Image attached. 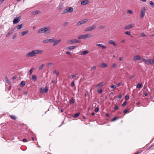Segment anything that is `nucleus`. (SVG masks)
<instances>
[{"instance_id":"31","label":"nucleus","mask_w":154,"mask_h":154,"mask_svg":"<svg viewBox=\"0 0 154 154\" xmlns=\"http://www.w3.org/2000/svg\"><path fill=\"white\" fill-rule=\"evenodd\" d=\"M25 82L24 81H22L20 83V85L22 86H24L25 85Z\"/></svg>"},{"instance_id":"53","label":"nucleus","mask_w":154,"mask_h":154,"mask_svg":"<svg viewBox=\"0 0 154 154\" xmlns=\"http://www.w3.org/2000/svg\"><path fill=\"white\" fill-rule=\"evenodd\" d=\"M99 28L101 29H104L105 28V26H104L101 25L100 26Z\"/></svg>"},{"instance_id":"16","label":"nucleus","mask_w":154,"mask_h":154,"mask_svg":"<svg viewBox=\"0 0 154 154\" xmlns=\"http://www.w3.org/2000/svg\"><path fill=\"white\" fill-rule=\"evenodd\" d=\"M96 46L101 47L103 49H106V47L105 46L101 44H96Z\"/></svg>"},{"instance_id":"27","label":"nucleus","mask_w":154,"mask_h":154,"mask_svg":"<svg viewBox=\"0 0 154 154\" xmlns=\"http://www.w3.org/2000/svg\"><path fill=\"white\" fill-rule=\"evenodd\" d=\"M103 85L104 82H102L98 84L97 86V87L98 86L101 87L103 86Z\"/></svg>"},{"instance_id":"24","label":"nucleus","mask_w":154,"mask_h":154,"mask_svg":"<svg viewBox=\"0 0 154 154\" xmlns=\"http://www.w3.org/2000/svg\"><path fill=\"white\" fill-rule=\"evenodd\" d=\"M40 13V11H34L32 12V14L35 15L37 14H38Z\"/></svg>"},{"instance_id":"19","label":"nucleus","mask_w":154,"mask_h":154,"mask_svg":"<svg viewBox=\"0 0 154 154\" xmlns=\"http://www.w3.org/2000/svg\"><path fill=\"white\" fill-rule=\"evenodd\" d=\"M146 64L149 65L150 64L151 65H153L151 59H148L147 60V62L146 63Z\"/></svg>"},{"instance_id":"42","label":"nucleus","mask_w":154,"mask_h":154,"mask_svg":"<svg viewBox=\"0 0 154 154\" xmlns=\"http://www.w3.org/2000/svg\"><path fill=\"white\" fill-rule=\"evenodd\" d=\"M122 97V95L120 94L119 96H118V98H117V100H119Z\"/></svg>"},{"instance_id":"59","label":"nucleus","mask_w":154,"mask_h":154,"mask_svg":"<svg viewBox=\"0 0 154 154\" xmlns=\"http://www.w3.org/2000/svg\"><path fill=\"white\" fill-rule=\"evenodd\" d=\"M141 35L142 36H143V37H145L146 36V35L145 34H144V33H142V34H141Z\"/></svg>"},{"instance_id":"41","label":"nucleus","mask_w":154,"mask_h":154,"mask_svg":"<svg viewBox=\"0 0 154 154\" xmlns=\"http://www.w3.org/2000/svg\"><path fill=\"white\" fill-rule=\"evenodd\" d=\"M142 60L143 62L145 63V64H146V63L147 62V60L145 58H143Z\"/></svg>"},{"instance_id":"55","label":"nucleus","mask_w":154,"mask_h":154,"mask_svg":"<svg viewBox=\"0 0 154 154\" xmlns=\"http://www.w3.org/2000/svg\"><path fill=\"white\" fill-rule=\"evenodd\" d=\"M5 78L7 82H10L8 79V78H7V77L6 76L5 77Z\"/></svg>"},{"instance_id":"45","label":"nucleus","mask_w":154,"mask_h":154,"mask_svg":"<svg viewBox=\"0 0 154 154\" xmlns=\"http://www.w3.org/2000/svg\"><path fill=\"white\" fill-rule=\"evenodd\" d=\"M96 68V66H93L91 67V70L92 69H95Z\"/></svg>"},{"instance_id":"30","label":"nucleus","mask_w":154,"mask_h":154,"mask_svg":"<svg viewBox=\"0 0 154 154\" xmlns=\"http://www.w3.org/2000/svg\"><path fill=\"white\" fill-rule=\"evenodd\" d=\"M45 66V64H42L41 65H40L38 67L39 69V70L42 69L44 66Z\"/></svg>"},{"instance_id":"57","label":"nucleus","mask_w":154,"mask_h":154,"mask_svg":"<svg viewBox=\"0 0 154 154\" xmlns=\"http://www.w3.org/2000/svg\"><path fill=\"white\" fill-rule=\"evenodd\" d=\"M118 109V106H116L114 107V109L115 110H117Z\"/></svg>"},{"instance_id":"23","label":"nucleus","mask_w":154,"mask_h":154,"mask_svg":"<svg viewBox=\"0 0 154 154\" xmlns=\"http://www.w3.org/2000/svg\"><path fill=\"white\" fill-rule=\"evenodd\" d=\"M28 32L27 30L22 32L21 33V35L22 36H23L25 34H26L28 33Z\"/></svg>"},{"instance_id":"51","label":"nucleus","mask_w":154,"mask_h":154,"mask_svg":"<svg viewBox=\"0 0 154 154\" xmlns=\"http://www.w3.org/2000/svg\"><path fill=\"white\" fill-rule=\"evenodd\" d=\"M74 85V81L72 82L71 83V86L73 87Z\"/></svg>"},{"instance_id":"32","label":"nucleus","mask_w":154,"mask_h":154,"mask_svg":"<svg viewBox=\"0 0 154 154\" xmlns=\"http://www.w3.org/2000/svg\"><path fill=\"white\" fill-rule=\"evenodd\" d=\"M80 114V113L79 112H77L75 114L74 116V118H77V117H78Z\"/></svg>"},{"instance_id":"4","label":"nucleus","mask_w":154,"mask_h":154,"mask_svg":"<svg viewBox=\"0 0 154 154\" xmlns=\"http://www.w3.org/2000/svg\"><path fill=\"white\" fill-rule=\"evenodd\" d=\"M97 26L95 24H93L92 26L88 27L85 29V32H89L94 30L96 27Z\"/></svg>"},{"instance_id":"50","label":"nucleus","mask_w":154,"mask_h":154,"mask_svg":"<svg viewBox=\"0 0 154 154\" xmlns=\"http://www.w3.org/2000/svg\"><path fill=\"white\" fill-rule=\"evenodd\" d=\"M128 109H125L123 111V112L124 113H126L128 111Z\"/></svg>"},{"instance_id":"20","label":"nucleus","mask_w":154,"mask_h":154,"mask_svg":"<svg viewBox=\"0 0 154 154\" xmlns=\"http://www.w3.org/2000/svg\"><path fill=\"white\" fill-rule=\"evenodd\" d=\"M89 52V51L88 50H86L85 51H82L81 53V54L82 55H85Z\"/></svg>"},{"instance_id":"62","label":"nucleus","mask_w":154,"mask_h":154,"mask_svg":"<svg viewBox=\"0 0 154 154\" xmlns=\"http://www.w3.org/2000/svg\"><path fill=\"white\" fill-rule=\"evenodd\" d=\"M123 57H121L119 59V60H123Z\"/></svg>"},{"instance_id":"9","label":"nucleus","mask_w":154,"mask_h":154,"mask_svg":"<svg viewBox=\"0 0 154 154\" xmlns=\"http://www.w3.org/2000/svg\"><path fill=\"white\" fill-rule=\"evenodd\" d=\"M54 41V38L47 39L44 40L43 42L44 43H47L48 42H52Z\"/></svg>"},{"instance_id":"1","label":"nucleus","mask_w":154,"mask_h":154,"mask_svg":"<svg viewBox=\"0 0 154 154\" xmlns=\"http://www.w3.org/2000/svg\"><path fill=\"white\" fill-rule=\"evenodd\" d=\"M43 52V51L41 50H34L26 54V57H34L37 54H41Z\"/></svg>"},{"instance_id":"34","label":"nucleus","mask_w":154,"mask_h":154,"mask_svg":"<svg viewBox=\"0 0 154 154\" xmlns=\"http://www.w3.org/2000/svg\"><path fill=\"white\" fill-rule=\"evenodd\" d=\"M149 3L152 7H153L154 6V3L150 1Z\"/></svg>"},{"instance_id":"21","label":"nucleus","mask_w":154,"mask_h":154,"mask_svg":"<svg viewBox=\"0 0 154 154\" xmlns=\"http://www.w3.org/2000/svg\"><path fill=\"white\" fill-rule=\"evenodd\" d=\"M76 46H71L69 47H68L67 48L68 50H72L75 49V48H76Z\"/></svg>"},{"instance_id":"3","label":"nucleus","mask_w":154,"mask_h":154,"mask_svg":"<svg viewBox=\"0 0 154 154\" xmlns=\"http://www.w3.org/2000/svg\"><path fill=\"white\" fill-rule=\"evenodd\" d=\"M92 34L91 33H88L85 35H79L78 38L79 39H86L91 37L92 36Z\"/></svg>"},{"instance_id":"40","label":"nucleus","mask_w":154,"mask_h":154,"mask_svg":"<svg viewBox=\"0 0 154 154\" xmlns=\"http://www.w3.org/2000/svg\"><path fill=\"white\" fill-rule=\"evenodd\" d=\"M48 87L46 86L45 88V92H46L48 90Z\"/></svg>"},{"instance_id":"46","label":"nucleus","mask_w":154,"mask_h":154,"mask_svg":"<svg viewBox=\"0 0 154 154\" xmlns=\"http://www.w3.org/2000/svg\"><path fill=\"white\" fill-rule=\"evenodd\" d=\"M53 65V63H49L48 64V67L51 66Z\"/></svg>"},{"instance_id":"11","label":"nucleus","mask_w":154,"mask_h":154,"mask_svg":"<svg viewBox=\"0 0 154 154\" xmlns=\"http://www.w3.org/2000/svg\"><path fill=\"white\" fill-rule=\"evenodd\" d=\"M54 41H53V42H54L53 44V45L55 46L57 45V44H59L61 42V40H55V39L54 38Z\"/></svg>"},{"instance_id":"2","label":"nucleus","mask_w":154,"mask_h":154,"mask_svg":"<svg viewBox=\"0 0 154 154\" xmlns=\"http://www.w3.org/2000/svg\"><path fill=\"white\" fill-rule=\"evenodd\" d=\"M50 29L51 28L49 26L45 27L43 28H40L38 32L40 33H44L45 34H48L51 32Z\"/></svg>"},{"instance_id":"14","label":"nucleus","mask_w":154,"mask_h":154,"mask_svg":"<svg viewBox=\"0 0 154 154\" xmlns=\"http://www.w3.org/2000/svg\"><path fill=\"white\" fill-rule=\"evenodd\" d=\"M108 43L110 44L113 45L114 46H116L117 45V44L112 40H109L108 41Z\"/></svg>"},{"instance_id":"29","label":"nucleus","mask_w":154,"mask_h":154,"mask_svg":"<svg viewBox=\"0 0 154 154\" xmlns=\"http://www.w3.org/2000/svg\"><path fill=\"white\" fill-rule=\"evenodd\" d=\"M32 80L35 81L37 79L36 76L35 75H33L32 76Z\"/></svg>"},{"instance_id":"56","label":"nucleus","mask_w":154,"mask_h":154,"mask_svg":"<svg viewBox=\"0 0 154 154\" xmlns=\"http://www.w3.org/2000/svg\"><path fill=\"white\" fill-rule=\"evenodd\" d=\"M117 119V118L116 117L114 118L112 120V121H114Z\"/></svg>"},{"instance_id":"39","label":"nucleus","mask_w":154,"mask_h":154,"mask_svg":"<svg viewBox=\"0 0 154 154\" xmlns=\"http://www.w3.org/2000/svg\"><path fill=\"white\" fill-rule=\"evenodd\" d=\"M40 91L42 93H44V89L42 88H40Z\"/></svg>"},{"instance_id":"64","label":"nucleus","mask_w":154,"mask_h":154,"mask_svg":"<svg viewBox=\"0 0 154 154\" xmlns=\"http://www.w3.org/2000/svg\"><path fill=\"white\" fill-rule=\"evenodd\" d=\"M122 84V83L121 82H119L117 84V86H119L120 85Z\"/></svg>"},{"instance_id":"26","label":"nucleus","mask_w":154,"mask_h":154,"mask_svg":"<svg viewBox=\"0 0 154 154\" xmlns=\"http://www.w3.org/2000/svg\"><path fill=\"white\" fill-rule=\"evenodd\" d=\"M142 85L141 84L139 83L137 86V88H140L142 87Z\"/></svg>"},{"instance_id":"52","label":"nucleus","mask_w":154,"mask_h":154,"mask_svg":"<svg viewBox=\"0 0 154 154\" xmlns=\"http://www.w3.org/2000/svg\"><path fill=\"white\" fill-rule=\"evenodd\" d=\"M66 53L67 54H68V55H71L72 54L69 51H67V52H66Z\"/></svg>"},{"instance_id":"49","label":"nucleus","mask_w":154,"mask_h":154,"mask_svg":"<svg viewBox=\"0 0 154 154\" xmlns=\"http://www.w3.org/2000/svg\"><path fill=\"white\" fill-rule=\"evenodd\" d=\"M33 68H32L29 71V73H30V74H31L32 73V70H33Z\"/></svg>"},{"instance_id":"33","label":"nucleus","mask_w":154,"mask_h":154,"mask_svg":"<svg viewBox=\"0 0 154 154\" xmlns=\"http://www.w3.org/2000/svg\"><path fill=\"white\" fill-rule=\"evenodd\" d=\"M125 33L126 34L129 36H131V32L130 31H127L125 32Z\"/></svg>"},{"instance_id":"28","label":"nucleus","mask_w":154,"mask_h":154,"mask_svg":"<svg viewBox=\"0 0 154 154\" xmlns=\"http://www.w3.org/2000/svg\"><path fill=\"white\" fill-rule=\"evenodd\" d=\"M10 117L13 120H15L17 118V117L15 116H14L13 115H11L10 116Z\"/></svg>"},{"instance_id":"61","label":"nucleus","mask_w":154,"mask_h":154,"mask_svg":"<svg viewBox=\"0 0 154 154\" xmlns=\"http://www.w3.org/2000/svg\"><path fill=\"white\" fill-rule=\"evenodd\" d=\"M4 0H0V4H2Z\"/></svg>"},{"instance_id":"43","label":"nucleus","mask_w":154,"mask_h":154,"mask_svg":"<svg viewBox=\"0 0 154 154\" xmlns=\"http://www.w3.org/2000/svg\"><path fill=\"white\" fill-rule=\"evenodd\" d=\"M99 110V108L98 107L94 109V111L96 112H97Z\"/></svg>"},{"instance_id":"44","label":"nucleus","mask_w":154,"mask_h":154,"mask_svg":"<svg viewBox=\"0 0 154 154\" xmlns=\"http://www.w3.org/2000/svg\"><path fill=\"white\" fill-rule=\"evenodd\" d=\"M129 96L128 95H126L125 97V99L126 100H128L129 99Z\"/></svg>"},{"instance_id":"10","label":"nucleus","mask_w":154,"mask_h":154,"mask_svg":"<svg viewBox=\"0 0 154 154\" xmlns=\"http://www.w3.org/2000/svg\"><path fill=\"white\" fill-rule=\"evenodd\" d=\"M134 24H131L129 25H128L125 26L124 28V29H131L134 26Z\"/></svg>"},{"instance_id":"13","label":"nucleus","mask_w":154,"mask_h":154,"mask_svg":"<svg viewBox=\"0 0 154 154\" xmlns=\"http://www.w3.org/2000/svg\"><path fill=\"white\" fill-rule=\"evenodd\" d=\"M14 31V29H12L9 30L8 33L6 35V37H8Z\"/></svg>"},{"instance_id":"15","label":"nucleus","mask_w":154,"mask_h":154,"mask_svg":"<svg viewBox=\"0 0 154 154\" xmlns=\"http://www.w3.org/2000/svg\"><path fill=\"white\" fill-rule=\"evenodd\" d=\"M141 59V57L140 55H137L134 57L133 58V60L134 61H136L138 60H140Z\"/></svg>"},{"instance_id":"22","label":"nucleus","mask_w":154,"mask_h":154,"mask_svg":"<svg viewBox=\"0 0 154 154\" xmlns=\"http://www.w3.org/2000/svg\"><path fill=\"white\" fill-rule=\"evenodd\" d=\"M75 102V100L74 99L73 97H72L69 101V103L70 104H72L73 103Z\"/></svg>"},{"instance_id":"48","label":"nucleus","mask_w":154,"mask_h":154,"mask_svg":"<svg viewBox=\"0 0 154 154\" xmlns=\"http://www.w3.org/2000/svg\"><path fill=\"white\" fill-rule=\"evenodd\" d=\"M116 88V86L115 85H112L111 87V88Z\"/></svg>"},{"instance_id":"58","label":"nucleus","mask_w":154,"mask_h":154,"mask_svg":"<svg viewBox=\"0 0 154 154\" xmlns=\"http://www.w3.org/2000/svg\"><path fill=\"white\" fill-rule=\"evenodd\" d=\"M27 140V139H25V138L23 139V142H26Z\"/></svg>"},{"instance_id":"54","label":"nucleus","mask_w":154,"mask_h":154,"mask_svg":"<svg viewBox=\"0 0 154 154\" xmlns=\"http://www.w3.org/2000/svg\"><path fill=\"white\" fill-rule=\"evenodd\" d=\"M76 76H77V74H74L73 75H72V76H71V77H72V78H73V77H76Z\"/></svg>"},{"instance_id":"36","label":"nucleus","mask_w":154,"mask_h":154,"mask_svg":"<svg viewBox=\"0 0 154 154\" xmlns=\"http://www.w3.org/2000/svg\"><path fill=\"white\" fill-rule=\"evenodd\" d=\"M97 91L99 94H101L102 93V90L101 89L97 90Z\"/></svg>"},{"instance_id":"8","label":"nucleus","mask_w":154,"mask_h":154,"mask_svg":"<svg viewBox=\"0 0 154 154\" xmlns=\"http://www.w3.org/2000/svg\"><path fill=\"white\" fill-rule=\"evenodd\" d=\"M20 16L14 19L13 21V23L14 24L17 23L20 21Z\"/></svg>"},{"instance_id":"47","label":"nucleus","mask_w":154,"mask_h":154,"mask_svg":"<svg viewBox=\"0 0 154 154\" xmlns=\"http://www.w3.org/2000/svg\"><path fill=\"white\" fill-rule=\"evenodd\" d=\"M127 11L130 14H132L133 13V11L131 10H128Z\"/></svg>"},{"instance_id":"18","label":"nucleus","mask_w":154,"mask_h":154,"mask_svg":"<svg viewBox=\"0 0 154 154\" xmlns=\"http://www.w3.org/2000/svg\"><path fill=\"white\" fill-rule=\"evenodd\" d=\"M101 66L103 68H105L107 67L108 65L107 64L104 63H101L100 64Z\"/></svg>"},{"instance_id":"60","label":"nucleus","mask_w":154,"mask_h":154,"mask_svg":"<svg viewBox=\"0 0 154 154\" xmlns=\"http://www.w3.org/2000/svg\"><path fill=\"white\" fill-rule=\"evenodd\" d=\"M152 62L153 65L154 64V57L153 58L152 60Z\"/></svg>"},{"instance_id":"5","label":"nucleus","mask_w":154,"mask_h":154,"mask_svg":"<svg viewBox=\"0 0 154 154\" xmlns=\"http://www.w3.org/2000/svg\"><path fill=\"white\" fill-rule=\"evenodd\" d=\"M73 11V9L72 7H68L63 12V14H65L68 12H72Z\"/></svg>"},{"instance_id":"38","label":"nucleus","mask_w":154,"mask_h":154,"mask_svg":"<svg viewBox=\"0 0 154 154\" xmlns=\"http://www.w3.org/2000/svg\"><path fill=\"white\" fill-rule=\"evenodd\" d=\"M17 36V34L15 33V34H14V35L12 37V39H14V38H16Z\"/></svg>"},{"instance_id":"63","label":"nucleus","mask_w":154,"mask_h":154,"mask_svg":"<svg viewBox=\"0 0 154 154\" xmlns=\"http://www.w3.org/2000/svg\"><path fill=\"white\" fill-rule=\"evenodd\" d=\"M55 82V80L54 79H53L52 80V82H51L52 83H54Z\"/></svg>"},{"instance_id":"7","label":"nucleus","mask_w":154,"mask_h":154,"mask_svg":"<svg viewBox=\"0 0 154 154\" xmlns=\"http://www.w3.org/2000/svg\"><path fill=\"white\" fill-rule=\"evenodd\" d=\"M146 8L145 7L143 8L141 10V14L140 17L141 18H143L146 12Z\"/></svg>"},{"instance_id":"12","label":"nucleus","mask_w":154,"mask_h":154,"mask_svg":"<svg viewBox=\"0 0 154 154\" xmlns=\"http://www.w3.org/2000/svg\"><path fill=\"white\" fill-rule=\"evenodd\" d=\"M79 42V41L76 39L73 40H71L69 41V43H71V44H74L75 43H78Z\"/></svg>"},{"instance_id":"17","label":"nucleus","mask_w":154,"mask_h":154,"mask_svg":"<svg viewBox=\"0 0 154 154\" xmlns=\"http://www.w3.org/2000/svg\"><path fill=\"white\" fill-rule=\"evenodd\" d=\"M89 2V1L87 0L82 1L81 2V5H86Z\"/></svg>"},{"instance_id":"35","label":"nucleus","mask_w":154,"mask_h":154,"mask_svg":"<svg viewBox=\"0 0 154 154\" xmlns=\"http://www.w3.org/2000/svg\"><path fill=\"white\" fill-rule=\"evenodd\" d=\"M127 103V102L126 101H125L123 103L122 105V106L124 107L125 106L126 104Z\"/></svg>"},{"instance_id":"6","label":"nucleus","mask_w":154,"mask_h":154,"mask_svg":"<svg viewBox=\"0 0 154 154\" xmlns=\"http://www.w3.org/2000/svg\"><path fill=\"white\" fill-rule=\"evenodd\" d=\"M88 19H85L80 21L76 23V25L77 26H79L82 24L85 23L88 21Z\"/></svg>"},{"instance_id":"25","label":"nucleus","mask_w":154,"mask_h":154,"mask_svg":"<svg viewBox=\"0 0 154 154\" xmlns=\"http://www.w3.org/2000/svg\"><path fill=\"white\" fill-rule=\"evenodd\" d=\"M23 27L22 24H21L17 26V29H20Z\"/></svg>"},{"instance_id":"37","label":"nucleus","mask_w":154,"mask_h":154,"mask_svg":"<svg viewBox=\"0 0 154 154\" xmlns=\"http://www.w3.org/2000/svg\"><path fill=\"white\" fill-rule=\"evenodd\" d=\"M116 63H114L112 64V65L111 66V68H114L116 67Z\"/></svg>"}]
</instances>
